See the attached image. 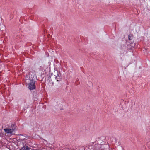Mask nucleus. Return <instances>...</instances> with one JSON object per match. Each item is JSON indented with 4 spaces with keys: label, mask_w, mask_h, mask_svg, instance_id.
<instances>
[{
    "label": "nucleus",
    "mask_w": 150,
    "mask_h": 150,
    "mask_svg": "<svg viewBox=\"0 0 150 150\" xmlns=\"http://www.w3.org/2000/svg\"><path fill=\"white\" fill-rule=\"evenodd\" d=\"M89 149H92V147L91 146H89Z\"/></svg>",
    "instance_id": "obj_7"
},
{
    "label": "nucleus",
    "mask_w": 150,
    "mask_h": 150,
    "mask_svg": "<svg viewBox=\"0 0 150 150\" xmlns=\"http://www.w3.org/2000/svg\"><path fill=\"white\" fill-rule=\"evenodd\" d=\"M54 76L56 80L58 81L61 79V74L60 73L58 72L57 75H54Z\"/></svg>",
    "instance_id": "obj_4"
},
{
    "label": "nucleus",
    "mask_w": 150,
    "mask_h": 150,
    "mask_svg": "<svg viewBox=\"0 0 150 150\" xmlns=\"http://www.w3.org/2000/svg\"><path fill=\"white\" fill-rule=\"evenodd\" d=\"M29 75V80L35 81L37 79L36 75L34 71L30 72Z\"/></svg>",
    "instance_id": "obj_3"
},
{
    "label": "nucleus",
    "mask_w": 150,
    "mask_h": 150,
    "mask_svg": "<svg viewBox=\"0 0 150 150\" xmlns=\"http://www.w3.org/2000/svg\"><path fill=\"white\" fill-rule=\"evenodd\" d=\"M132 36H131L130 35H129V36H128V38H129V39L130 40H131L132 39Z\"/></svg>",
    "instance_id": "obj_6"
},
{
    "label": "nucleus",
    "mask_w": 150,
    "mask_h": 150,
    "mask_svg": "<svg viewBox=\"0 0 150 150\" xmlns=\"http://www.w3.org/2000/svg\"><path fill=\"white\" fill-rule=\"evenodd\" d=\"M16 129V126L14 124H12L9 128H5L4 129L5 132L7 134H12L15 131Z\"/></svg>",
    "instance_id": "obj_1"
},
{
    "label": "nucleus",
    "mask_w": 150,
    "mask_h": 150,
    "mask_svg": "<svg viewBox=\"0 0 150 150\" xmlns=\"http://www.w3.org/2000/svg\"><path fill=\"white\" fill-rule=\"evenodd\" d=\"M30 82L28 84V88L30 90H33L35 88V81L30 80Z\"/></svg>",
    "instance_id": "obj_2"
},
{
    "label": "nucleus",
    "mask_w": 150,
    "mask_h": 150,
    "mask_svg": "<svg viewBox=\"0 0 150 150\" xmlns=\"http://www.w3.org/2000/svg\"><path fill=\"white\" fill-rule=\"evenodd\" d=\"M29 148L27 146H25L20 149V150H29Z\"/></svg>",
    "instance_id": "obj_5"
}]
</instances>
